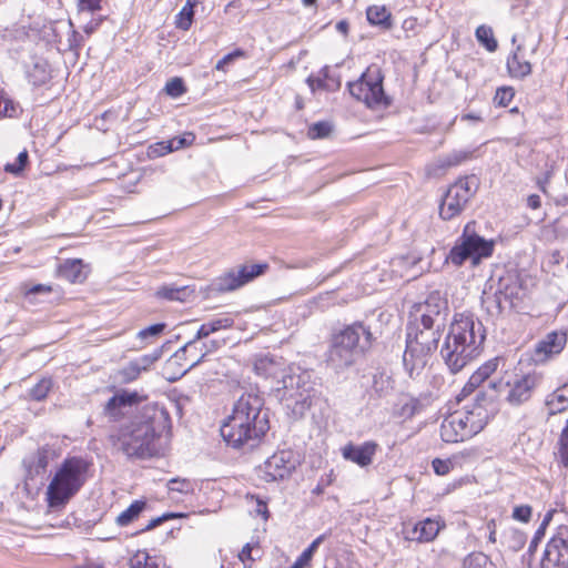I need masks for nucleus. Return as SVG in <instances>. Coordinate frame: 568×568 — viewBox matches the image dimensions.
<instances>
[{
  "mask_svg": "<svg viewBox=\"0 0 568 568\" xmlns=\"http://www.w3.org/2000/svg\"><path fill=\"white\" fill-rule=\"evenodd\" d=\"M545 405L548 409V415L552 416L562 413L568 407V393L567 388L559 386L546 398Z\"/></svg>",
  "mask_w": 568,
  "mask_h": 568,
  "instance_id": "nucleus-26",
  "label": "nucleus"
},
{
  "mask_svg": "<svg viewBox=\"0 0 568 568\" xmlns=\"http://www.w3.org/2000/svg\"><path fill=\"white\" fill-rule=\"evenodd\" d=\"M282 384V389H278L280 399L294 418H302L318 394L316 384L311 379V374L302 372L286 375L283 377Z\"/></svg>",
  "mask_w": 568,
  "mask_h": 568,
  "instance_id": "nucleus-6",
  "label": "nucleus"
},
{
  "mask_svg": "<svg viewBox=\"0 0 568 568\" xmlns=\"http://www.w3.org/2000/svg\"><path fill=\"white\" fill-rule=\"evenodd\" d=\"M515 92L511 88H500L496 91L494 101L499 106H507L514 99Z\"/></svg>",
  "mask_w": 568,
  "mask_h": 568,
  "instance_id": "nucleus-50",
  "label": "nucleus"
},
{
  "mask_svg": "<svg viewBox=\"0 0 568 568\" xmlns=\"http://www.w3.org/2000/svg\"><path fill=\"white\" fill-rule=\"evenodd\" d=\"M68 39L64 50L77 51L81 47L82 36L73 29L71 21L68 22Z\"/></svg>",
  "mask_w": 568,
  "mask_h": 568,
  "instance_id": "nucleus-47",
  "label": "nucleus"
},
{
  "mask_svg": "<svg viewBox=\"0 0 568 568\" xmlns=\"http://www.w3.org/2000/svg\"><path fill=\"white\" fill-rule=\"evenodd\" d=\"M307 84L311 88L312 91H315L316 89H324L325 88V80L321 78H307Z\"/></svg>",
  "mask_w": 568,
  "mask_h": 568,
  "instance_id": "nucleus-61",
  "label": "nucleus"
},
{
  "mask_svg": "<svg viewBox=\"0 0 568 568\" xmlns=\"http://www.w3.org/2000/svg\"><path fill=\"white\" fill-rule=\"evenodd\" d=\"M332 131V125L328 122H316L308 129V136L311 139H323L328 136Z\"/></svg>",
  "mask_w": 568,
  "mask_h": 568,
  "instance_id": "nucleus-48",
  "label": "nucleus"
},
{
  "mask_svg": "<svg viewBox=\"0 0 568 568\" xmlns=\"http://www.w3.org/2000/svg\"><path fill=\"white\" fill-rule=\"evenodd\" d=\"M100 1L101 0H79V3L82 10L94 12L100 9Z\"/></svg>",
  "mask_w": 568,
  "mask_h": 568,
  "instance_id": "nucleus-60",
  "label": "nucleus"
},
{
  "mask_svg": "<svg viewBox=\"0 0 568 568\" xmlns=\"http://www.w3.org/2000/svg\"><path fill=\"white\" fill-rule=\"evenodd\" d=\"M52 291V287L44 284H37L33 285L31 288L28 290V294H40V293H50Z\"/></svg>",
  "mask_w": 568,
  "mask_h": 568,
  "instance_id": "nucleus-64",
  "label": "nucleus"
},
{
  "mask_svg": "<svg viewBox=\"0 0 568 568\" xmlns=\"http://www.w3.org/2000/svg\"><path fill=\"white\" fill-rule=\"evenodd\" d=\"M540 567L568 568V538L564 537L562 531L548 541Z\"/></svg>",
  "mask_w": 568,
  "mask_h": 568,
  "instance_id": "nucleus-19",
  "label": "nucleus"
},
{
  "mask_svg": "<svg viewBox=\"0 0 568 568\" xmlns=\"http://www.w3.org/2000/svg\"><path fill=\"white\" fill-rule=\"evenodd\" d=\"M266 268V264H244L233 267L212 282V291L217 293L235 291L263 274Z\"/></svg>",
  "mask_w": 568,
  "mask_h": 568,
  "instance_id": "nucleus-14",
  "label": "nucleus"
},
{
  "mask_svg": "<svg viewBox=\"0 0 568 568\" xmlns=\"http://www.w3.org/2000/svg\"><path fill=\"white\" fill-rule=\"evenodd\" d=\"M383 80L381 69L372 65L357 81L348 84L349 93L369 109H386L392 104V100L384 92Z\"/></svg>",
  "mask_w": 568,
  "mask_h": 568,
  "instance_id": "nucleus-9",
  "label": "nucleus"
},
{
  "mask_svg": "<svg viewBox=\"0 0 568 568\" xmlns=\"http://www.w3.org/2000/svg\"><path fill=\"white\" fill-rule=\"evenodd\" d=\"M27 78L33 87H42L52 78V70L49 62L39 57H33L27 67Z\"/></svg>",
  "mask_w": 568,
  "mask_h": 568,
  "instance_id": "nucleus-23",
  "label": "nucleus"
},
{
  "mask_svg": "<svg viewBox=\"0 0 568 568\" xmlns=\"http://www.w3.org/2000/svg\"><path fill=\"white\" fill-rule=\"evenodd\" d=\"M29 160L27 151H22L18 154L13 163H7L4 171L14 175H19L26 168Z\"/></svg>",
  "mask_w": 568,
  "mask_h": 568,
  "instance_id": "nucleus-42",
  "label": "nucleus"
},
{
  "mask_svg": "<svg viewBox=\"0 0 568 568\" xmlns=\"http://www.w3.org/2000/svg\"><path fill=\"white\" fill-rule=\"evenodd\" d=\"M178 516L179 515L174 513L163 514L162 516L151 519L149 524L143 529L140 530V532L152 530L155 527L160 526L162 523L166 521L168 519L175 518Z\"/></svg>",
  "mask_w": 568,
  "mask_h": 568,
  "instance_id": "nucleus-55",
  "label": "nucleus"
},
{
  "mask_svg": "<svg viewBox=\"0 0 568 568\" xmlns=\"http://www.w3.org/2000/svg\"><path fill=\"white\" fill-rule=\"evenodd\" d=\"M498 364V358L489 359L476 371V374H478V376L483 377L486 381L490 377L493 373L497 371Z\"/></svg>",
  "mask_w": 568,
  "mask_h": 568,
  "instance_id": "nucleus-53",
  "label": "nucleus"
},
{
  "mask_svg": "<svg viewBox=\"0 0 568 568\" xmlns=\"http://www.w3.org/2000/svg\"><path fill=\"white\" fill-rule=\"evenodd\" d=\"M51 387L52 381L50 378H43L30 389L29 395L34 400H42L47 397Z\"/></svg>",
  "mask_w": 568,
  "mask_h": 568,
  "instance_id": "nucleus-40",
  "label": "nucleus"
},
{
  "mask_svg": "<svg viewBox=\"0 0 568 568\" xmlns=\"http://www.w3.org/2000/svg\"><path fill=\"white\" fill-rule=\"evenodd\" d=\"M209 353L211 349L207 347V343L199 344V341L193 338L166 361V368L178 367L176 373L183 376L197 366Z\"/></svg>",
  "mask_w": 568,
  "mask_h": 568,
  "instance_id": "nucleus-16",
  "label": "nucleus"
},
{
  "mask_svg": "<svg viewBox=\"0 0 568 568\" xmlns=\"http://www.w3.org/2000/svg\"><path fill=\"white\" fill-rule=\"evenodd\" d=\"M190 3H185L184 7L181 9L179 14L176 16L175 26L178 29H181L183 31H186L191 28L194 17V10L190 8Z\"/></svg>",
  "mask_w": 568,
  "mask_h": 568,
  "instance_id": "nucleus-38",
  "label": "nucleus"
},
{
  "mask_svg": "<svg viewBox=\"0 0 568 568\" xmlns=\"http://www.w3.org/2000/svg\"><path fill=\"white\" fill-rule=\"evenodd\" d=\"M262 399L254 394H244L235 403L232 415L221 426V436L229 446H251L268 430L267 413L262 412Z\"/></svg>",
  "mask_w": 568,
  "mask_h": 568,
  "instance_id": "nucleus-3",
  "label": "nucleus"
},
{
  "mask_svg": "<svg viewBox=\"0 0 568 568\" xmlns=\"http://www.w3.org/2000/svg\"><path fill=\"white\" fill-rule=\"evenodd\" d=\"M367 20L373 26L389 30L392 28V13L385 6H372L366 11Z\"/></svg>",
  "mask_w": 568,
  "mask_h": 568,
  "instance_id": "nucleus-27",
  "label": "nucleus"
},
{
  "mask_svg": "<svg viewBox=\"0 0 568 568\" xmlns=\"http://www.w3.org/2000/svg\"><path fill=\"white\" fill-rule=\"evenodd\" d=\"M165 327L166 324L164 323L150 325L149 327L139 331L136 337L141 341H148L149 338L158 337L164 332Z\"/></svg>",
  "mask_w": 568,
  "mask_h": 568,
  "instance_id": "nucleus-46",
  "label": "nucleus"
},
{
  "mask_svg": "<svg viewBox=\"0 0 568 568\" xmlns=\"http://www.w3.org/2000/svg\"><path fill=\"white\" fill-rule=\"evenodd\" d=\"M463 568H497L484 552H471L463 561Z\"/></svg>",
  "mask_w": 568,
  "mask_h": 568,
  "instance_id": "nucleus-35",
  "label": "nucleus"
},
{
  "mask_svg": "<svg viewBox=\"0 0 568 568\" xmlns=\"http://www.w3.org/2000/svg\"><path fill=\"white\" fill-rule=\"evenodd\" d=\"M234 324L233 318L229 316L214 318L207 323H204L199 328L196 335L194 336L195 341H201L203 338H206L211 334L219 332L221 329H226L232 327Z\"/></svg>",
  "mask_w": 568,
  "mask_h": 568,
  "instance_id": "nucleus-28",
  "label": "nucleus"
},
{
  "mask_svg": "<svg viewBox=\"0 0 568 568\" xmlns=\"http://www.w3.org/2000/svg\"><path fill=\"white\" fill-rule=\"evenodd\" d=\"M22 112L19 103L7 98L4 92L0 90V119L3 118H18Z\"/></svg>",
  "mask_w": 568,
  "mask_h": 568,
  "instance_id": "nucleus-36",
  "label": "nucleus"
},
{
  "mask_svg": "<svg viewBox=\"0 0 568 568\" xmlns=\"http://www.w3.org/2000/svg\"><path fill=\"white\" fill-rule=\"evenodd\" d=\"M477 41L484 45L489 52L497 50L498 43L494 37L493 29L488 26L481 24L475 32Z\"/></svg>",
  "mask_w": 568,
  "mask_h": 568,
  "instance_id": "nucleus-34",
  "label": "nucleus"
},
{
  "mask_svg": "<svg viewBox=\"0 0 568 568\" xmlns=\"http://www.w3.org/2000/svg\"><path fill=\"white\" fill-rule=\"evenodd\" d=\"M544 536H545L544 527H539L536 530L532 540L530 541L529 551H534L537 548L538 542L544 538Z\"/></svg>",
  "mask_w": 568,
  "mask_h": 568,
  "instance_id": "nucleus-62",
  "label": "nucleus"
},
{
  "mask_svg": "<svg viewBox=\"0 0 568 568\" xmlns=\"http://www.w3.org/2000/svg\"><path fill=\"white\" fill-rule=\"evenodd\" d=\"M531 513L532 509L528 505L516 506L513 511V518L521 523H528L531 518Z\"/></svg>",
  "mask_w": 568,
  "mask_h": 568,
  "instance_id": "nucleus-54",
  "label": "nucleus"
},
{
  "mask_svg": "<svg viewBox=\"0 0 568 568\" xmlns=\"http://www.w3.org/2000/svg\"><path fill=\"white\" fill-rule=\"evenodd\" d=\"M326 535H320L317 538H315L311 545L298 556V558L295 560V562L292 565L291 568H306L310 566V562L318 549L320 545L325 540Z\"/></svg>",
  "mask_w": 568,
  "mask_h": 568,
  "instance_id": "nucleus-32",
  "label": "nucleus"
},
{
  "mask_svg": "<svg viewBox=\"0 0 568 568\" xmlns=\"http://www.w3.org/2000/svg\"><path fill=\"white\" fill-rule=\"evenodd\" d=\"M521 50L523 45H517L516 51L507 59L508 72L513 78L517 79H524L532 71L530 62L520 58L519 53Z\"/></svg>",
  "mask_w": 568,
  "mask_h": 568,
  "instance_id": "nucleus-25",
  "label": "nucleus"
},
{
  "mask_svg": "<svg viewBox=\"0 0 568 568\" xmlns=\"http://www.w3.org/2000/svg\"><path fill=\"white\" fill-rule=\"evenodd\" d=\"M558 456L564 467H568V420L558 440Z\"/></svg>",
  "mask_w": 568,
  "mask_h": 568,
  "instance_id": "nucleus-45",
  "label": "nucleus"
},
{
  "mask_svg": "<svg viewBox=\"0 0 568 568\" xmlns=\"http://www.w3.org/2000/svg\"><path fill=\"white\" fill-rule=\"evenodd\" d=\"M138 398L136 392L129 393L123 390L118 393L106 402L103 414L110 422H118L125 415L124 409L136 403Z\"/></svg>",
  "mask_w": 568,
  "mask_h": 568,
  "instance_id": "nucleus-21",
  "label": "nucleus"
},
{
  "mask_svg": "<svg viewBox=\"0 0 568 568\" xmlns=\"http://www.w3.org/2000/svg\"><path fill=\"white\" fill-rule=\"evenodd\" d=\"M377 448V443L373 440L365 442L361 445L349 443L343 447L342 455L346 460H351L361 467H366L372 464Z\"/></svg>",
  "mask_w": 568,
  "mask_h": 568,
  "instance_id": "nucleus-20",
  "label": "nucleus"
},
{
  "mask_svg": "<svg viewBox=\"0 0 568 568\" xmlns=\"http://www.w3.org/2000/svg\"><path fill=\"white\" fill-rule=\"evenodd\" d=\"M373 334L363 322H354L332 334L326 362L336 372L353 366L371 348Z\"/></svg>",
  "mask_w": 568,
  "mask_h": 568,
  "instance_id": "nucleus-4",
  "label": "nucleus"
},
{
  "mask_svg": "<svg viewBox=\"0 0 568 568\" xmlns=\"http://www.w3.org/2000/svg\"><path fill=\"white\" fill-rule=\"evenodd\" d=\"M440 528L442 525L438 520L426 518L414 526L408 538L419 542H428L436 538Z\"/></svg>",
  "mask_w": 568,
  "mask_h": 568,
  "instance_id": "nucleus-24",
  "label": "nucleus"
},
{
  "mask_svg": "<svg viewBox=\"0 0 568 568\" xmlns=\"http://www.w3.org/2000/svg\"><path fill=\"white\" fill-rule=\"evenodd\" d=\"M494 245V241H487L476 233L475 222H469L465 225L462 236L452 248L449 258L455 265H462L468 258L477 263L493 254Z\"/></svg>",
  "mask_w": 568,
  "mask_h": 568,
  "instance_id": "nucleus-10",
  "label": "nucleus"
},
{
  "mask_svg": "<svg viewBox=\"0 0 568 568\" xmlns=\"http://www.w3.org/2000/svg\"><path fill=\"white\" fill-rule=\"evenodd\" d=\"M268 366H271V367L273 366V361L267 357L257 359L254 365L256 373L258 375H264V376L272 374L271 369H268Z\"/></svg>",
  "mask_w": 568,
  "mask_h": 568,
  "instance_id": "nucleus-56",
  "label": "nucleus"
},
{
  "mask_svg": "<svg viewBox=\"0 0 568 568\" xmlns=\"http://www.w3.org/2000/svg\"><path fill=\"white\" fill-rule=\"evenodd\" d=\"M48 455L43 450H38L32 457L29 473L34 471L36 475L43 474L48 466Z\"/></svg>",
  "mask_w": 568,
  "mask_h": 568,
  "instance_id": "nucleus-44",
  "label": "nucleus"
},
{
  "mask_svg": "<svg viewBox=\"0 0 568 568\" xmlns=\"http://www.w3.org/2000/svg\"><path fill=\"white\" fill-rule=\"evenodd\" d=\"M191 294V291L186 286L176 287V286H162L156 291V296L160 298H164L168 301H179L184 302L187 296Z\"/></svg>",
  "mask_w": 568,
  "mask_h": 568,
  "instance_id": "nucleus-33",
  "label": "nucleus"
},
{
  "mask_svg": "<svg viewBox=\"0 0 568 568\" xmlns=\"http://www.w3.org/2000/svg\"><path fill=\"white\" fill-rule=\"evenodd\" d=\"M471 153L467 151H454L448 154L444 160V165L446 166H455L470 158Z\"/></svg>",
  "mask_w": 568,
  "mask_h": 568,
  "instance_id": "nucleus-52",
  "label": "nucleus"
},
{
  "mask_svg": "<svg viewBox=\"0 0 568 568\" xmlns=\"http://www.w3.org/2000/svg\"><path fill=\"white\" fill-rule=\"evenodd\" d=\"M162 348H155L152 353L145 354L133 362L139 366L140 372L146 371L151 365L159 361L162 356Z\"/></svg>",
  "mask_w": 568,
  "mask_h": 568,
  "instance_id": "nucleus-41",
  "label": "nucleus"
},
{
  "mask_svg": "<svg viewBox=\"0 0 568 568\" xmlns=\"http://www.w3.org/2000/svg\"><path fill=\"white\" fill-rule=\"evenodd\" d=\"M89 463L82 457L65 458L47 489L50 508L60 509L81 489L85 483Z\"/></svg>",
  "mask_w": 568,
  "mask_h": 568,
  "instance_id": "nucleus-5",
  "label": "nucleus"
},
{
  "mask_svg": "<svg viewBox=\"0 0 568 568\" xmlns=\"http://www.w3.org/2000/svg\"><path fill=\"white\" fill-rule=\"evenodd\" d=\"M486 328L471 313H456L439 348V355L452 374L462 372L483 351Z\"/></svg>",
  "mask_w": 568,
  "mask_h": 568,
  "instance_id": "nucleus-2",
  "label": "nucleus"
},
{
  "mask_svg": "<svg viewBox=\"0 0 568 568\" xmlns=\"http://www.w3.org/2000/svg\"><path fill=\"white\" fill-rule=\"evenodd\" d=\"M244 52L240 49L224 55L221 60L217 61L215 69L216 70H224L225 65L231 63L236 57H243Z\"/></svg>",
  "mask_w": 568,
  "mask_h": 568,
  "instance_id": "nucleus-57",
  "label": "nucleus"
},
{
  "mask_svg": "<svg viewBox=\"0 0 568 568\" xmlns=\"http://www.w3.org/2000/svg\"><path fill=\"white\" fill-rule=\"evenodd\" d=\"M432 466H433V469L436 475L445 476V475L449 474V471L453 469L454 463L449 458L448 459L435 458L432 462Z\"/></svg>",
  "mask_w": 568,
  "mask_h": 568,
  "instance_id": "nucleus-51",
  "label": "nucleus"
},
{
  "mask_svg": "<svg viewBox=\"0 0 568 568\" xmlns=\"http://www.w3.org/2000/svg\"><path fill=\"white\" fill-rule=\"evenodd\" d=\"M145 508L146 501L135 500L116 517L115 523L121 527H125L138 519Z\"/></svg>",
  "mask_w": 568,
  "mask_h": 568,
  "instance_id": "nucleus-31",
  "label": "nucleus"
},
{
  "mask_svg": "<svg viewBox=\"0 0 568 568\" xmlns=\"http://www.w3.org/2000/svg\"><path fill=\"white\" fill-rule=\"evenodd\" d=\"M424 408L423 403L415 397L406 398L399 407L398 414L404 418H412Z\"/></svg>",
  "mask_w": 568,
  "mask_h": 568,
  "instance_id": "nucleus-37",
  "label": "nucleus"
},
{
  "mask_svg": "<svg viewBox=\"0 0 568 568\" xmlns=\"http://www.w3.org/2000/svg\"><path fill=\"white\" fill-rule=\"evenodd\" d=\"M481 305L490 316H498L504 310L508 308L504 297L497 292L494 276H491L485 285L481 295Z\"/></svg>",
  "mask_w": 568,
  "mask_h": 568,
  "instance_id": "nucleus-22",
  "label": "nucleus"
},
{
  "mask_svg": "<svg viewBox=\"0 0 568 568\" xmlns=\"http://www.w3.org/2000/svg\"><path fill=\"white\" fill-rule=\"evenodd\" d=\"M541 376L538 373H528L516 376L513 381L489 382V387L501 393L507 389V402L513 406H518L530 399L535 388L540 384Z\"/></svg>",
  "mask_w": 568,
  "mask_h": 568,
  "instance_id": "nucleus-13",
  "label": "nucleus"
},
{
  "mask_svg": "<svg viewBox=\"0 0 568 568\" xmlns=\"http://www.w3.org/2000/svg\"><path fill=\"white\" fill-rule=\"evenodd\" d=\"M497 292L501 294L504 301L508 305V308L517 307L518 303L521 302L527 290L524 287L521 278L516 272H504L498 278H495Z\"/></svg>",
  "mask_w": 568,
  "mask_h": 568,
  "instance_id": "nucleus-17",
  "label": "nucleus"
},
{
  "mask_svg": "<svg viewBox=\"0 0 568 568\" xmlns=\"http://www.w3.org/2000/svg\"><path fill=\"white\" fill-rule=\"evenodd\" d=\"M567 344V335L564 332H550L536 345L531 359L536 364H544L554 356L560 354Z\"/></svg>",
  "mask_w": 568,
  "mask_h": 568,
  "instance_id": "nucleus-18",
  "label": "nucleus"
},
{
  "mask_svg": "<svg viewBox=\"0 0 568 568\" xmlns=\"http://www.w3.org/2000/svg\"><path fill=\"white\" fill-rule=\"evenodd\" d=\"M168 412L158 405H145L129 425L109 439L128 458L149 459L163 454V433L169 427Z\"/></svg>",
  "mask_w": 568,
  "mask_h": 568,
  "instance_id": "nucleus-1",
  "label": "nucleus"
},
{
  "mask_svg": "<svg viewBox=\"0 0 568 568\" xmlns=\"http://www.w3.org/2000/svg\"><path fill=\"white\" fill-rule=\"evenodd\" d=\"M194 139V134L185 133L183 136H175L169 142L158 143L153 152H156L159 155H164L172 151H176L187 145H191Z\"/></svg>",
  "mask_w": 568,
  "mask_h": 568,
  "instance_id": "nucleus-30",
  "label": "nucleus"
},
{
  "mask_svg": "<svg viewBox=\"0 0 568 568\" xmlns=\"http://www.w3.org/2000/svg\"><path fill=\"white\" fill-rule=\"evenodd\" d=\"M414 308L415 322H419L423 327H445L449 307L447 300L438 291L429 293L426 300L416 304Z\"/></svg>",
  "mask_w": 568,
  "mask_h": 568,
  "instance_id": "nucleus-12",
  "label": "nucleus"
},
{
  "mask_svg": "<svg viewBox=\"0 0 568 568\" xmlns=\"http://www.w3.org/2000/svg\"><path fill=\"white\" fill-rule=\"evenodd\" d=\"M60 276L71 283L82 282L85 278L83 264L80 260H67L59 268Z\"/></svg>",
  "mask_w": 568,
  "mask_h": 568,
  "instance_id": "nucleus-29",
  "label": "nucleus"
},
{
  "mask_svg": "<svg viewBox=\"0 0 568 568\" xmlns=\"http://www.w3.org/2000/svg\"><path fill=\"white\" fill-rule=\"evenodd\" d=\"M139 366L131 361L128 365L118 371V378L121 383H131L140 376Z\"/></svg>",
  "mask_w": 568,
  "mask_h": 568,
  "instance_id": "nucleus-39",
  "label": "nucleus"
},
{
  "mask_svg": "<svg viewBox=\"0 0 568 568\" xmlns=\"http://www.w3.org/2000/svg\"><path fill=\"white\" fill-rule=\"evenodd\" d=\"M487 424V412L479 405L475 409L457 410L444 418L440 437L446 443H459L471 438Z\"/></svg>",
  "mask_w": 568,
  "mask_h": 568,
  "instance_id": "nucleus-7",
  "label": "nucleus"
},
{
  "mask_svg": "<svg viewBox=\"0 0 568 568\" xmlns=\"http://www.w3.org/2000/svg\"><path fill=\"white\" fill-rule=\"evenodd\" d=\"M252 545L251 544H246L241 552L239 554V558L241 561L245 562L246 560H254L253 557H252Z\"/></svg>",
  "mask_w": 568,
  "mask_h": 568,
  "instance_id": "nucleus-63",
  "label": "nucleus"
},
{
  "mask_svg": "<svg viewBox=\"0 0 568 568\" xmlns=\"http://www.w3.org/2000/svg\"><path fill=\"white\" fill-rule=\"evenodd\" d=\"M478 187L479 179L475 174L457 180L448 187L442 199L439 216L445 221L458 216L476 194Z\"/></svg>",
  "mask_w": 568,
  "mask_h": 568,
  "instance_id": "nucleus-11",
  "label": "nucleus"
},
{
  "mask_svg": "<svg viewBox=\"0 0 568 568\" xmlns=\"http://www.w3.org/2000/svg\"><path fill=\"white\" fill-rule=\"evenodd\" d=\"M475 400H476V403H475L473 409H475L477 406L480 405L488 413L486 406L494 402V397H491V396L488 397L484 392H478L476 394Z\"/></svg>",
  "mask_w": 568,
  "mask_h": 568,
  "instance_id": "nucleus-59",
  "label": "nucleus"
},
{
  "mask_svg": "<svg viewBox=\"0 0 568 568\" xmlns=\"http://www.w3.org/2000/svg\"><path fill=\"white\" fill-rule=\"evenodd\" d=\"M444 328H425L412 323L407 325L406 349L403 362L406 368L413 371L415 367H423L426 357L438 348L440 332Z\"/></svg>",
  "mask_w": 568,
  "mask_h": 568,
  "instance_id": "nucleus-8",
  "label": "nucleus"
},
{
  "mask_svg": "<svg viewBox=\"0 0 568 568\" xmlns=\"http://www.w3.org/2000/svg\"><path fill=\"white\" fill-rule=\"evenodd\" d=\"M168 488L171 491H178L181 494H191L194 490L191 480L179 477L170 479L168 483Z\"/></svg>",
  "mask_w": 568,
  "mask_h": 568,
  "instance_id": "nucleus-43",
  "label": "nucleus"
},
{
  "mask_svg": "<svg viewBox=\"0 0 568 568\" xmlns=\"http://www.w3.org/2000/svg\"><path fill=\"white\" fill-rule=\"evenodd\" d=\"M298 460L291 449L274 453L258 467V477L267 483L283 480L295 470Z\"/></svg>",
  "mask_w": 568,
  "mask_h": 568,
  "instance_id": "nucleus-15",
  "label": "nucleus"
},
{
  "mask_svg": "<svg viewBox=\"0 0 568 568\" xmlns=\"http://www.w3.org/2000/svg\"><path fill=\"white\" fill-rule=\"evenodd\" d=\"M185 91L186 88L181 78H172L165 84V92L172 98L181 97Z\"/></svg>",
  "mask_w": 568,
  "mask_h": 568,
  "instance_id": "nucleus-49",
  "label": "nucleus"
},
{
  "mask_svg": "<svg viewBox=\"0 0 568 568\" xmlns=\"http://www.w3.org/2000/svg\"><path fill=\"white\" fill-rule=\"evenodd\" d=\"M485 382V379L480 376H478V374L473 373V375L469 377L467 384L465 385V387L463 388V393H470V392H474L477 387H479L483 383Z\"/></svg>",
  "mask_w": 568,
  "mask_h": 568,
  "instance_id": "nucleus-58",
  "label": "nucleus"
}]
</instances>
